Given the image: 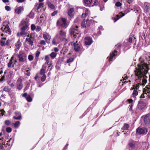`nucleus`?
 I'll use <instances>...</instances> for the list:
<instances>
[{
  "instance_id": "f257e3e1",
  "label": "nucleus",
  "mask_w": 150,
  "mask_h": 150,
  "mask_svg": "<svg viewBox=\"0 0 150 150\" xmlns=\"http://www.w3.org/2000/svg\"><path fill=\"white\" fill-rule=\"evenodd\" d=\"M138 68L134 71L137 80H140L142 77V84L144 85L146 83L147 80L144 78L145 74L148 72L149 69L145 63L138 64Z\"/></svg>"
},
{
  "instance_id": "f03ea898",
  "label": "nucleus",
  "mask_w": 150,
  "mask_h": 150,
  "mask_svg": "<svg viewBox=\"0 0 150 150\" xmlns=\"http://www.w3.org/2000/svg\"><path fill=\"white\" fill-rule=\"evenodd\" d=\"M78 27L76 25L72 27L70 30V33L74 38H78L80 36V31L78 29Z\"/></svg>"
},
{
  "instance_id": "7ed1b4c3",
  "label": "nucleus",
  "mask_w": 150,
  "mask_h": 150,
  "mask_svg": "<svg viewBox=\"0 0 150 150\" xmlns=\"http://www.w3.org/2000/svg\"><path fill=\"white\" fill-rule=\"evenodd\" d=\"M67 20L64 18H59L57 21V26L62 28H66L67 27Z\"/></svg>"
},
{
  "instance_id": "20e7f679",
  "label": "nucleus",
  "mask_w": 150,
  "mask_h": 150,
  "mask_svg": "<svg viewBox=\"0 0 150 150\" xmlns=\"http://www.w3.org/2000/svg\"><path fill=\"white\" fill-rule=\"evenodd\" d=\"M66 36V32L62 30H61L59 31V33L57 35L55 38L60 40L66 41L67 39L65 38Z\"/></svg>"
},
{
  "instance_id": "39448f33",
  "label": "nucleus",
  "mask_w": 150,
  "mask_h": 150,
  "mask_svg": "<svg viewBox=\"0 0 150 150\" xmlns=\"http://www.w3.org/2000/svg\"><path fill=\"white\" fill-rule=\"evenodd\" d=\"M16 56L18 58L19 62H23L26 61V55L25 54L23 53L17 54H16Z\"/></svg>"
},
{
  "instance_id": "423d86ee",
  "label": "nucleus",
  "mask_w": 150,
  "mask_h": 150,
  "mask_svg": "<svg viewBox=\"0 0 150 150\" xmlns=\"http://www.w3.org/2000/svg\"><path fill=\"white\" fill-rule=\"evenodd\" d=\"M0 43L2 46H8L10 44V41L8 40H6V38H2L0 40Z\"/></svg>"
},
{
  "instance_id": "0eeeda50",
  "label": "nucleus",
  "mask_w": 150,
  "mask_h": 150,
  "mask_svg": "<svg viewBox=\"0 0 150 150\" xmlns=\"http://www.w3.org/2000/svg\"><path fill=\"white\" fill-rule=\"evenodd\" d=\"M22 80L21 78H19L16 82V86L17 89L19 90H21L23 88V85L22 83Z\"/></svg>"
},
{
  "instance_id": "6e6552de",
  "label": "nucleus",
  "mask_w": 150,
  "mask_h": 150,
  "mask_svg": "<svg viewBox=\"0 0 150 150\" xmlns=\"http://www.w3.org/2000/svg\"><path fill=\"white\" fill-rule=\"evenodd\" d=\"M146 106V103L143 101L139 100L138 102L137 108L139 110L144 108Z\"/></svg>"
},
{
  "instance_id": "1a4fd4ad",
  "label": "nucleus",
  "mask_w": 150,
  "mask_h": 150,
  "mask_svg": "<svg viewBox=\"0 0 150 150\" xmlns=\"http://www.w3.org/2000/svg\"><path fill=\"white\" fill-rule=\"evenodd\" d=\"M136 132L139 134H146L147 132V130L146 128H140L139 127L136 130Z\"/></svg>"
},
{
  "instance_id": "9d476101",
  "label": "nucleus",
  "mask_w": 150,
  "mask_h": 150,
  "mask_svg": "<svg viewBox=\"0 0 150 150\" xmlns=\"http://www.w3.org/2000/svg\"><path fill=\"white\" fill-rule=\"evenodd\" d=\"M43 38L45 40L46 42L48 43H50V40L51 39V37L49 34L47 33H45L43 34Z\"/></svg>"
},
{
  "instance_id": "9b49d317",
  "label": "nucleus",
  "mask_w": 150,
  "mask_h": 150,
  "mask_svg": "<svg viewBox=\"0 0 150 150\" xmlns=\"http://www.w3.org/2000/svg\"><path fill=\"white\" fill-rule=\"evenodd\" d=\"M77 42V41H76V43H75L74 42H72L71 43V44L72 45H73L74 47V50L76 52H77L79 51L81 48V47L80 45H79L78 44H76Z\"/></svg>"
},
{
  "instance_id": "f8f14e48",
  "label": "nucleus",
  "mask_w": 150,
  "mask_h": 150,
  "mask_svg": "<svg viewBox=\"0 0 150 150\" xmlns=\"http://www.w3.org/2000/svg\"><path fill=\"white\" fill-rule=\"evenodd\" d=\"M85 44L86 45H90L93 42L92 39L89 37H86L84 39Z\"/></svg>"
},
{
  "instance_id": "ddd939ff",
  "label": "nucleus",
  "mask_w": 150,
  "mask_h": 150,
  "mask_svg": "<svg viewBox=\"0 0 150 150\" xmlns=\"http://www.w3.org/2000/svg\"><path fill=\"white\" fill-rule=\"evenodd\" d=\"M21 25L22 27L21 28V30H25L28 28V24L25 21H23L21 22Z\"/></svg>"
},
{
  "instance_id": "4468645a",
  "label": "nucleus",
  "mask_w": 150,
  "mask_h": 150,
  "mask_svg": "<svg viewBox=\"0 0 150 150\" xmlns=\"http://www.w3.org/2000/svg\"><path fill=\"white\" fill-rule=\"evenodd\" d=\"M25 41L26 42H27L28 43V44L31 46H32L33 45L34 38L32 37L31 35H30V38H26V39Z\"/></svg>"
},
{
  "instance_id": "2eb2a0df",
  "label": "nucleus",
  "mask_w": 150,
  "mask_h": 150,
  "mask_svg": "<svg viewBox=\"0 0 150 150\" xmlns=\"http://www.w3.org/2000/svg\"><path fill=\"white\" fill-rule=\"evenodd\" d=\"M89 11L86 8H85L83 10V13L81 16L82 18H83L87 16L89 14Z\"/></svg>"
},
{
  "instance_id": "dca6fc26",
  "label": "nucleus",
  "mask_w": 150,
  "mask_h": 150,
  "mask_svg": "<svg viewBox=\"0 0 150 150\" xmlns=\"http://www.w3.org/2000/svg\"><path fill=\"white\" fill-rule=\"evenodd\" d=\"M134 87V86L133 88H131L130 90H133L132 94V97L134 98H136V97L138 95V91L135 89Z\"/></svg>"
},
{
  "instance_id": "f3484780",
  "label": "nucleus",
  "mask_w": 150,
  "mask_h": 150,
  "mask_svg": "<svg viewBox=\"0 0 150 150\" xmlns=\"http://www.w3.org/2000/svg\"><path fill=\"white\" fill-rule=\"evenodd\" d=\"M14 56L13 55L11 57L9 62L8 64V67L9 68L13 67H14V64H13V60L14 59Z\"/></svg>"
},
{
  "instance_id": "a211bd4d",
  "label": "nucleus",
  "mask_w": 150,
  "mask_h": 150,
  "mask_svg": "<svg viewBox=\"0 0 150 150\" xmlns=\"http://www.w3.org/2000/svg\"><path fill=\"white\" fill-rule=\"evenodd\" d=\"M144 122L146 124H147L150 122V115L147 114L144 118Z\"/></svg>"
},
{
  "instance_id": "6ab92c4d",
  "label": "nucleus",
  "mask_w": 150,
  "mask_h": 150,
  "mask_svg": "<svg viewBox=\"0 0 150 150\" xmlns=\"http://www.w3.org/2000/svg\"><path fill=\"white\" fill-rule=\"evenodd\" d=\"M21 30V31L20 33H18L17 34V35L18 37L23 36L24 35H26L27 33L25 31L23 30Z\"/></svg>"
},
{
  "instance_id": "aec40b11",
  "label": "nucleus",
  "mask_w": 150,
  "mask_h": 150,
  "mask_svg": "<svg viewBox=\"0 0 150 150\" xmlns=\"http://www.w3.org/2000/svg\"><path fill=\"white\" fill-rule=\"evenodd\" d=\"M24 10L23 7L20 6L15 9L16 13L19 14L22 11H23Z\"/></svg>"
},
{
  "instance_id": "412c9836",
  "label": "nucleus",
  "mask_w": 150,
  "mask_h": 150,
  "mask_svg": "<svg viewBox=\"0 0 150 150\" xmlns=\"http://www.w3.org/2000/svg\"><path fill=\"white\" fill-rule=\"evenodd\" d=\"M136 142V141H134L130 142L128 143V145L132 148H133L135 147Z\"/></svg>"
},
{
  "instance_id": "4be33fe9",
  "label": "nucleus",
  "mask_w": 150,
  "mask_h": 150,
  "mask_svg": "<svg viewBox=\"0 0 150 150\" xmlns=\"http://www.w3.org/2000/svg\"><path fill=\"white\" fill-rule=\"evenodd\" d=\"M74 11V8H71L68 11V14L70 17H72L73 16V12Z\"/></svg>"
},
{
  "instance_id": "5701e85b",
  "label": "nucleus",
  "mask_w": 150,
  "mask_h": 150,
  "mask_svg": "<svg viewBox=\"0 0 150 150\" xmlns=\"http://www.w3.org/2000/svg\"><path fill=\"white\" fill-rule=\"evenodd\" d=\"M125 15V14H122V15H121V14H120V16L119 17V15H117L114 18V19L115 20L114 22H115L117 20H118L119 18L122 17V16H124Z\"/></svg>"
},
{
  "instance_id": "b1692460",
  "label": "nucleus",
  "mask_w": 150,
  "mask_h": 150,
  "mask_svg": "<svg viewBox=\"0 0 150 150\" xmlns=\"http://www.w3.org/2000/svg\"><path fill=\"white\" fill-rule=\"evenodd\" d=\"M129 125L128 124L125 123L124 126L122 128V129L123 130H127L129 127Z\"/></svg>"
},
{
  "instance_id": "393cba45",
  "label": "nucleus",
  "mask_w": 150,
  "mask_h": 150,
  "mask_svg": "<svg viewBox=\"0 0 150 150\" xmlns=\"http://www.w3.org/2000/svg\"><path fill=\"white\" fill-rule=\"evenodd\" d=\"M85 3V5L87 6L88 5H90L91 3L92 0H83Z\"/></svg>"
},
{
  "instance_id": "a878e982",
  "label": "nucleus",
  "mask_w": 150,
  "mask_h": 150,
  "mask_svg": "<svg viewBox=\"0 0 150 150\" xmlns=\"http://www.w3.org/2000/svg\"><path fill=\"white\" fill-rule=\"evenodd\" d=\"M144 90L145 91V92H147L148 95L150 96V88L146 87L144 89Z\"/></svg>"
},
{
  "instance_id": "bb28decb",
  "label": "nucleus",
  "mask_w": 150,
  "mask_h": 150,
  "mask_svg": "<svg viewBox=\"0 0 150 150\" xmlns=\"http://www.w3.org/2000/svg\"><path fill=\"white\" fill-rule=\"evenodd\" d=\"M117 52L116 50H114L113 52L110 54V57L109 58V61L112 60V58L115 55V53H116Z\"/></svg>"
},
{
  "instance_id": "cd10ccee",
  "label": "nucleus",
  "mask_w": 150,
  "mask_h": 150,
  "mask_svg": "<svg viewBox=\"0 0 150 150\" xmlns=\"http://www.w3.org/2000/svg\"><path fill=\"white\" fill-rule=\"evenodd\" d=\"M3 91L8 93H10L11 92V89L9 88L8 86H5L3 89Z\"/></svg>"
},
{
  "instance_id": "c85d7f7f",
  "label": "nucleus",
  "mask_w": 150,
  "mask_h": 150,
  "mask_svg": "<svg viewBox=\"0 0 150 150\" xmlns=\"http://www.w3.org/2000/svg\"><path fill=\"white\" fill-rule=\"evenodd\" d=\"M57 55V53L55 52H52L50 54V56L52 59L55 58Z\"/></svg>"
},
{
  "instance_id": "c756f323",
  "label": "nucleus",
  "mask_w": 150,
  "mask_h": 150,
  "mask_svg": "<svg viewBox=\"0 0 150 150\" xmlns=\"http://www.w3.org/2000/svg\"><path fill=\"white\" fill-rule=\"evenodd\" d=\"M87 27L89 26L92 23V21L88 20L86 21Z\"/></svg>"
},
{
  "instance_id": "7c9ffc66",
  "label": "nucleus",
  "mask_w": 150,
  "mask_h": 150,
  "mask_svg": "<svg viewBox=\"0 0 150 150\" xmlns=\"http://www.w3.org/2000/svg\"><path fill=\"white\" fill-rule=\"evenodd\" d=\"M48 5V6L50 8L52 9H54L55 8L54 6L50 2H48L47 3Z\"/></svg>"
},
{
  "instance_id": "2f4dec72",
  "label": "nucleus",
  "mask_w": 150,
  "mask_h": 150,
  "mask_svg": "<svg viewBox=\"0 0 150 150\" xmlns=\"http://www.w3.org/2000/svg\"><path fill=\"white\" fill-rule=\"evenodd\" d=\"M145 10L146 12L149 13V15L150 14V7L147 6H146L145 7Z\"/></svg>"
},
{
  "instance_id": "473e14b6",
  "label": "nucleus",
  "mask_w": 150,
  "mask_h": 150,
  "mask_svg": "<svg viewBox=\"0 0 150 150\" xmlns=\"http://www.w3.org/2000/svg\"><path fill=\"white\" fill-rule=\"evenodd\" d=\"M44 5V4L42 3H40L39 4H37L36 6H37V10H38L41 8Z\"/></svg>"
},
{
  "instance_id": "72a5a7b5",
  "label": "nucleus",
  "mask_w": 150,
  "mask_h": 150,
  "mask_svg": "<svg viewBox=\"0 0 150 150\" xmlns=\"http://www.w3.org/2000/svg\"><path fill=\"white\" fill-rule=\"evenodd\" d=\"M5 30L6 31H8V33L9 34H11V31L9 29V27L8 25H6L5 28Z\"/></svg>"
},
{
  "instance_id": "f704fd0d",
  "label": "nucleus",
  "mask_w": 150,
  "mask_h": 150,
  "mask_svg": "<svg viewBox=\"0 0 150 150\" xmlns=\"http://www.w3.org/2000/svg\"><path fill=\"white\" fill-rule=\"evenodd\" d=\"M26 99L28 102H31L32 100V99L30 95H28Z\"/></svg>"
},
{
  "instance_id": "c9c22d12",
  "label": "nucleus",
  "mask_w": 150,
  "mask_h": 150,
  "mask_svg": "<svg viewBox=\"0 0 150 150\" xmlns=\"http://www.w3.org/2000/svg\"><path fill=\"white\" fill-rule=\"evenodd\" d=\"M45 69L43 68H42L40 71V74L41 75H45Z\"/></svg>"
},
{
  "instance_id": "e433bc0d",
  "label": "nucleus",
  "mask_w": 150,
  "mask_h": 150,
  "mask_svg": "<svg viewBox=\"0 0 150 150\" xmlns=\"http://www.w3.org/2000/svg\"><path fill=\"white\" fill-rule=\"evenodd\" d=\"M20 124V122L19 121L16 122L14 124V126L15 127H18Z\"/></svg>"
},
{
  "instance_id": "4c0bfd02",
  "label": "nucleus",
  "mask_w": 150,
  "mask_h": 150,
  "mask_svg": "<svg viewBox=\"0 0 150 150\" xmlns=\"http://www.w3.org/2000/svg\"><path fill=\"white\" fill-rule=\"evenodd\" d=\"M81 25L83 28H86V21L84 20L81 23Z\"/></svg>"
},
{
  "instance_id": "58836bf2",
  "label": "nucleus",
  "mask_w": 150,
  "mask_h": 150,
  "mask_svg": "<svg viewBox=\"0 0 150 150\" xmlns=\"http://www.w3.org/2000/svg\"><path fill=\"white\" fill-rule=\"evenodd\" d=\"M11 123V121L8 120H5V124L6 125H9Z\"/></svg>"
},
{
  "instance_id": "ea45409f",
  "label": "nucleus",
  "mask_w": 150,
  "mask_h": 150,
  "mask_svg": "<svg viewBox=\"0 0 150 150\" xmlns=\"http://www.w3.org/2000/svg\"><path fill=\"white\" fill-rule=\"evenodd\" d=\"M43 75V76L41 78V81L42 82H44L46 79V75Z\"/></svg>"
},
{
  "instance_id": "a19ab883",
  "label": "nucleus",
  "mask_w": 150,
  "mask_h": 150,
  "mask_svg": "<svg viewBox=\"0 0 150 150\" xmlns=\"http://www.w3.org/2000/svg\"><path fill=\"white\" fill-rule=\"evenodd\" d=\"M33 57L32 55H30L28 56V59L30 61H32L33 59Z\"/></svg>"
},
{
  "instance_id": "79ce46f5",
  "label": "nucleus",
  "mask_w": 150,
  "mask_h": 150,
  "mask_svg": "<svg viewBox=\"0 0 150 150\" xmlns=\"http://www.w3.org/2000/svg\"><path fill=\"white\" fill-rule=\"evenodd\" d=\"M6 132H7L8 133H10L12 131V129L10 127H7L6 128Z\"/></svg>"
},
{
  "instance_id": "37998d69",
  "label": "nucleus",
  "mask_w": 150,
  "mask_h": 150,
  "mask_svg": "<svg viewBox=\"0 0 150 150\" xmlns=\"http://www.w3.org/2000/svg\"><path fill=\"white\" fill-rule=\"evenodd\" d=\"M36 28V26L34 24H32L31 26V29L32 30H34Z\"/></svg>"
},
{
  "instance_id": "c03bdc74",
  "label": "nucleus",
  "mask_w": 150,
  "mask_h": 150,
  "mask_svg": "<svg viewBox=\"0 0 150 150\" xmlns=\"http://www.w3.org/2000/svg\"><path fill=\"white\" fill-rule=\"evenodd\" d=\"M16 47L15 50H18L20 47V45H19L18 44H16Z\"/></svg>"
},
{
  "instance_id": "a18cd8bd",
  "label": "nucleus",
  "mask_w": 150,
  "mask_h": 150,
  "mask_svg": "<svg viewBox=\"0 0 150 150\" xmlns=\"http://www.w3.org/2000/svg\"><path fill=\"white\" fill-rule=\"evenodd\" d=\"M143 93L144 94V96H145V97H147L148 98H149L150 97V96H149V95H148V93L146 92H145V91H144V90L143 91Z\"/></svg>"
},
{
  "instance_id": "49530a36",
  "label": "nucleus",
  "mask_w": 150,
  "mask_h": 150,
  "mask_svg": "<svg viewBox=\"0 0 150 150\" xmlns=\"http://www.w3.org/2000/svg\"><path fill=\"white\" fill-rule=\"evenodd\" d=\"M21 118V115L18 116V117H16L15 116H14L13 117V119H16V120H20Z\"/></svg>"
},
{
  "instance_id": "de8ad7c7",
  "label": "nucleus",
  "mask_w": 150,
  "mask_h": 150,
  "mask_svg": "<svg viewBox=\"0 0 150 150\" xmlns=\"http://www.w3.org/2000/svg\"><path fill=\"white\" fill-rule=\"evenodd\" d=\"M74 60V59L73 58H70L67 61V63L71 62H72Z\"/></svg>"
},
{
  "instance_id": "09e8293b",
  "label": "nucleus",
  "mask_w": 150,
  "mask_h": 150,
  "mask_svg": "<svg viewBox=\"0 0 150 150\" xmlns=\"http://www.w3.org/2000/svg\"><path fill=\"white\" fill-rule=\"evenodd\" d=\"M122 5V4L119 2H118L115 4V6L117 7H120Z\"/></svg>"
},
{
  "instance_id": "8fccbe9b",
  "label": "nucleus",
  "mask_w": 150,
  "mask_h": 150,
  "mask_svg": "<svg viewBox=\"0 0 150 150\" xmlns=\"http://www.w3.org/2000/svg\"><path fill=\"white\" fill-rule=\"evenodd\" d=\"M5 77L4 76H1V79H0V82H1L3 81H5Z\"/></svg>"
},
{
  "instance_id": "3c124183",
  "label": "nucleus",
  "mask_w": 150,
  "mask_h": 150,
  "mask_svg": "<svg viewBox=\"0 0 150 150\" xmlns=\"http://www.w3.org/2000/svg\"><path fill=\"white\" fill-rule=\"evenodd\" d=\"M5 8L6 10L7 11H9L11 9V8L10 6H6Z\"/></svg>"
},
{
  "instance_id": "603ef678",
  "label": "nucleus",
  "mask_w": 150,
  "mask_h": 150,
  "mask_svg": "<svg viewBox=\"0 0 150 150\" xmlns=\"http://www.w3.org/2000/svg\"><path fill=\"white\" fill-rule=\"evenodd\" d=\"M40 44L44 45H46V42L44 40H41L40 41Z\"/></svg>"
},
{
  "instance_id": "864d4df0",
  "label": "nucleus",
  "mask_w": 150,
  "mask_h": 150,
  "mask_svg": "<svg viewBox=\"0 0 150 150\" xmlns=\"http://www.w3.org/2000/svg\"><path fill=\"white\" fill-rule=\"evenodd\" d=\"M41 27L39 26L37 27L36 30L37 32H39L41 30Z\"/></svg>"
},
{
  "instance_id": "5fc2aeb1",
  "label": "nucleus",
  "mask_w": 150,
  "mask_h": 150,
  "mask_svg": "<svg viewBox=\"0 0 150 150\" xmlns=\"http://www.w3.org/2000/svg\"><path fill=\"white\" fill-rule=\"evenodd\" d=\"M57 13V11H56L53 12L52 14V16H54Z\"/></svg>"
},
{
  "instance_id": "6e6d98bb",
  "label": "nucleus",
  "mask_w": 150,
  "mask_h": 150,
  "mask_svg": "<svg viewBox=\"0 0 150 150\" xmlns=\"http://www.w3.org/2000/svg\"><path fill=\"white\" fill-rule=\"evenodd\" d=\"M40 54V52L39 51H37L36 53V56L37 57H38Z\"/></svg>"
},
{
  "instance_id": "4d7b16f0",
  "label": "nucleus",
  "mask_w": 150,
  "mask_h": 150,
  "mask_svg": "<svg viewBox=\"0 0 150 150\" xmlns=\"http://www.w3.org/2000/svg\"><path fill=\"white\" fill-rule=\"evenodd\" d=\"M98 4V2L97 0L95 1L94 2L93 4V5L96 6Z\"/></svg>"
},
{
  "instance_id": "13d9d810",
  "label": "nucleus",
  "mask_w": 150,
  "mask_h": 150,
  "mask_svg": "<svg viewBox=\"0 0 150 150\" xmlns=\"http://www.w3.org/2000/svg\"><path fill=\"white\" fill-rule=\"evenodd\" d=\"M45 61L47 60H49V56L48 55H46L45 56Z\"/></svg>"
},
{
  "instance_id": "bf43d9fd",
  "label": "nucleus",
  "mask_w": 150,
  "mask_h": 150,
  "mask_svg": "<svg viewBox=\"0 0 150 150\" xmlns=\"http://www.w3.org/2000/svg\"><path fill=\"white\" fill-rule=\"evenodd\" d=\"M27 95H28V94H27V93H25L22 95V96L23 97H24L25 98H26V97H27L28 96Z\"/></svg>"
},
{
  "instance_id": "052dcab7",
  "label": "nucleus",
  "mask_w": 150,
  "mask_h": 150,
  "mask_svg": "<svg viewBox=\"0 0 150 150\" xmlns=\"http://www.w3.org/2000/svg\"><path fill=\"white\" fill-rule=\"evenodd\" d=\"M1 114L2 115V116H3V115L5 113V112L4 111V110L3 109H2L1 110Z\"/></svg>"
},
{
  "instance_id": "680f3d73",
  "label": "nucleus",
  "mask_w": 150,
  "mask_h": 150,
  "mask_svg": "<svg viewBox=\"0 0 150 150\" xmlns=\"http://www.w3.org/2000/svg\"><path fill=\"white\" fill-rule=\"evenodd\" d=\"M18 3H22L25 1V0H16Z\"/></svg>"
},
{
  "instance_id": "e2e57ef3",
  "label": "nucleus",
  "mask_w": 150,
  "mask_h": 150,
  "mask_svg": "<svg viewBox=\"0 0 150 150\" xmlns=\"http://www.w3.org/2000/svg\"><path fill=\"white\" fill-rule=\"evenodd\" d=\"M12 140V138H10V139L7 142V144H8V145H10V142L11 141V140Z\"/></svg>"
},
{
  "instance_id": "0e129e2a",
  "label": "nucleus",
  "mask_w": 150,
  "mask_h": 150,
  "mask_svg": "<svg viewBox=\"0 0 150 150\" xmlns=\"http://www.w3.org/2000/svg\"><path fill=\"white\" fill-rule=\"evenodd\" d=\"M52 43L53 44H56V40L55 38H53L52 41Z\"/></svg>"
},
{
  "instance_id": "69168bd1",
  "label": "nucleus",
  "mask_w": 150,
  "mask_h": 150,
  "mask_svg": "<svg viewBox=\"0 0 150 150\" xmlns=\"http://www.w3.org/2000/svg\"><path fill=\"white\" fill-rule=\"evenodd\" d=\"M26 75L28 76H30V73L29 72V71L28 70H27L26 71Z\"/></svg>"
},
{
  "instance_id": "338daca9",
  "label": "nucleus",
  "mask_w": 150,
  "mask_h": 150,
  "mask_svg": "<svg viewBox=\"0 0 150 150\" xmlns=\"http://www.w3.org/2000/svg\"><path fill=\"white\" fill-rule=\"evenodd\" d=\"M145 97V96H144V94H143V93L141 95V96H140V98H144Z\"/></svg>"
},
{
  "instance_id": "774afa93",
  "label": "nucleus",
  "mask_w": 150,
  "mask_h": 150,
  "mask_svg": "<svg viewBox=\"0 0 150 150\" xmlns=\"http://www.w3.org/2000/svg\"><path fill=\"white\" fill-rule=\"evenodd\" d=\"M129 42L131 43L132 41V38H129Z\"/></svg>"
}]
</instances>
